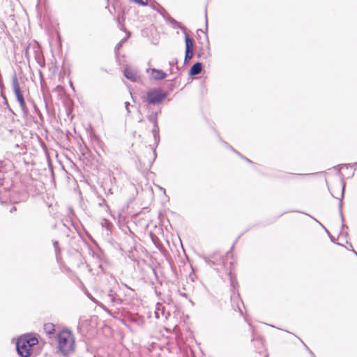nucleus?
I'll return each mask as SVG.
<instances>
[{
	"instance_id": "f257e3e1",
	"label": "nucleus",
	"mask_w": 357,
	"mask_h": 357,
	"mask_svg": "<svg viewBox=\"0 0 357 357\" xmlns=\"http://www.w3.org/2000/svg\"><path fill=\"white\" fill-rule=\"evenodd\" d=\"M57 351L63 356L73 354L76 347L75 337L73 332L67 328L60 331L56 335Z\"/></svg>"
},
{
	"instance_id": "f03ea898",
	"label": "nucleus",
	"mask_w": 357,
	"mask_h": 357,
	"mask_svg": "<svg viewBox=\"0 0 357 357\" xmlns=\"http://www.w3.org/2000/svg\"><path fill=\"white\" fill-rule=\"evenodd\" d=\"M38 343V339L31 335L20 337L16 344L17 350L20 355L27 357L31 354V347Z\"/></svg>"
},
{
	"instance_id": "7ed1b4c3",
	"label": "nucleus",
	"mask_w": 357,
	"mask_h": 357,
	"mask_svg": "<svg viewBox=\"0 0 357 357\" xmlns=\"http://www.w3.org/2000/svg\"><path fill=\"white\" fill-rule=\"evenodd\" d=\"M167 97V93L161 89H151L146 93V102L151 105L162 102Z\"/></svg>"
},
{
	"instance_id": "20e7f679",
	"label": "nucleus",
	"mask_w": 357,
	"mask_h": 357,
	"mask_svg": "<svg viewBox=\"0 0 357 357\" xmlns=\"http://www.w3.org/2000/svg\"><path fill=\"white\" fill-rule=\"evenodd\" d=\"M12 89L21 108L23 109H25L26 107V102L16 75H14L12 78Z\"/></svg>"
},
{
	"instance_id": "39448f33",
	"label": "nucleus",
	"mask_w": 357,
	"mask_h": 357,
	"mask_svg": "<svg viewBox=\"0 0 357 357\" xmlns=\"http://www.w3.org/2000/svg\"><path fill=\"white\" fill-rule=\"evenodd\" d=\"M202 70V64L199 62L195 63L190 70V75H196L199 74Z\"/></svg>"
},
{
	"instance_id": "423d86ee",
	"label": "nucleus",
	"mask_w": 357,
	"mask_h": 357,
	"mask_svg": "<svg viewBox=\"0 0 357 357\" xmlns=\"http://www.w3.org/2000/svg\"><path fill=\"white\" fill-rule=\"evenodd\" d=\"M124 75L130 80L135 81L137 79L136 73L130 68H126L124 71Z\"/></svg>"
},
{
	"instance_id": "0eeeda50",
	"label": "nucleus",
	"mask_w": 357,
	"mask_h": 357,
	"mask_svg": "<svg viewBox=\"0 0 357 357\" xmlns=\"http://www.w3.org/2000/svg\"><path fill=\"white\" fill-rule=\"evenodd\" d=\"M152 76L153 78L156 79H162L165 78L166 73H164L162 70H159L156 69H152Z\"/></svg>"
},
{
	"instance_id": "6e6552de",
	"label": "nucleus",
	"mask_w": 357,
	"mask_h": 357,
	"mask_svg": "<svg viewBox=\"0 0 357 357\" xmlns=\"http://www.w3.org/2000/svg\"><path fill=\"white\" fill-rule=\"evenodd\" d=\"M185 50L193 51V40L188 34L185 36Z\"/></svg>"
},
{
	"instance_id": "1a4fd4ad",
	"label": "nucleus",
	"mask_w": 357,
	"mask_h": 357,
	"mask_svg": "<svg viewBox=\"0 0 357 357\" xmlns=\"http://www.w3.org/2000/svg\"><path fill=\"white\" fill-rule=\"evenodd\" d=\"M44 331L47 335H52L55 331V326L52 323H47L44 325Z\"/></svg>"
},
{
	"instance_id": "9d476101",
	"label": "nucleus",
	"mask_w": 357,
	"mask_h": 357,
	"mask_svg": "<svg viewBox=\"0 0 357 357\" xmlns=\"http://www.w3.org/2000/svg\"><path fill=\"white\" fill-rule=\"evenodd\" d=\"M335 253L341 257V256H344L346 255L347 254H349V251L348 250V249L343 246V245H338L335 250Z\"/></svg>"
},
{
	"instance_id": "9b49d317",
	"label": "nucleus",
	"mask_w": 357,
	"mask_h": 357,
	"mask_svg": "<svg viewBox=\"0 0 357 357\" xmlns=\"http://www.w3.org/2000/svg\"><path fill=\"white\" fill-rule=\"evenodd\" d=\"M193 56V51L185 50V62L189 61Z\"/></svg>"
},
{
	"instance_id": "f8f14e48",
	"label": "nucleus",
	"mask_w": 357,
	"mask_h": 357,
	"mask_svg": "<svg viewBox=\"0 0 357 357\" xmlns=\"http://www.w3.org/2000/svg\"><path fill=\"white\" fill-rule=\"evenodd\" d=\"M136 3L145 6L148 3V0H134Z\"/></svg>"
},
{
	"instance_id": "ddd939ff",
	"label": "nucleus",
	"mask_w": 357,
	"mask_h": 357,
	"mask_svg": "<svg viewBox=\"0 0 357 357\" xmlns=\"http://www.w3.org/2000/svg\"><path fill=\"white\" fill-rule=\"evenodd\" d=\"M227 256L233 258V253L231 252H227Z\"/></svg>"
},
{
	"instance_id": "4468645a",
	"label": "nucleus",
	"mask_w": 357,
	"mask_h": 357,
	"mask_svg": "<svg viewBox=\"0 0 357 357\" xmlns=\"http://www.w3.org/2000/svg\"><path fill=\"white\" fill-rule=\"evenodd\" d=\"M16 211V207H15V206H14V207L13 208V211Z\"/></svg>"
},
{
	"instance_id": "2eb2a0df",
	"label": "nucleus",
	"mask_w": 357,
	"mask_h": 357,
	"mask_svg": "<svg viewBox=\"0 0 357 357\" xmlns=\"http://www.w3.org/2000/svg\"><path fill=\"white\" fill-rule=\"evenodd\" d=\"M230 265H234V262L233 261H230Z\"/></svg>"
}]
</instances>
